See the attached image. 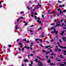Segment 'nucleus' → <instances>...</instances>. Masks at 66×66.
Here are the masks:
<instances>
[{"label":"nucleus","instance_id":"f257e3e1","mask_svg":"<svg viewBox=\"0 0 66 66\" xmlns=\"http://www.w3.org/2000/svg\"><path fill=\"white\" fill-rule=\"evenodd\" d=\"M54 31H51V33L54 34L55 33L56 34H57V33H58V32L56 31V30H55V29H54Z\"/></svg>","mask_w":66,"mask_h":66},{"label":"nucleus","instance_id":"ddd939ff","mask_svg":"<svg viewBox=\"0 0 66 66\" xmlns=\"http://www.w3.org/2000/svg\"><path fill=\"white\" fill-rule=\"evenodd\" d=\"M56 24H57V26L58 27H60V25L59 24H58L57 23Z\"/></svg>","mask_w":66,"mask_h":66},{"label":"nucleus","instance_id":"5fc2aeb1","mask_svg":"<svg viewBox=\"0 0 66 66\" xmlns=\"http://www.w3.org/2000/svg\"><path fill=\"white\" fill-rule=\"evenodd\" d=\"M23 40H24V41H26V40L25 39H23Z\"/></svg>","mask_w":66,"mask_h":66},{"label":"nucleus","instance_id":"4c0bfd02","mask_svg":"<svg viewBox=\"0 0 66 66\" xmlns=\"http://www.w3.org/2000/svg\"><path fill=\"white\" fill-rule=\"evenodd\" d=\"M62 6H63V7H65V5L63 4L62 5Z\"/></svg>","mask_w":66,"mask_h":66},{"label":"nucleus","instance_id":"603ef678","mask_svg":"<svg viewBox=\"0 0 66 66\" xmlns=\"http://www.w3.org/2000/svg\"><path fill=\"white\" fill-rule=\"evenodd\" d=\"M50 52H52V49H51L50 50Z\"/></svg>","mask_w":66,"mask_h":66},{"label":"nucleus","instance_id":"f8f14e48","mask_svg":"<svg viewBox=\"0 0 66 66\" xmlns=\"http://www.w3.org/2000/svg\"><path fill=\"white\" fill-rule=\"evenodd\" d=\"M34 61H36V62H38V59H36L35 60H34Z\"/></svg>","mask_w":66,"mask_h":66},{"label":"nucleus","instance_id":"a878e982","mask_svg":"<svg viewBox=\"0 0 66 66\" xmlns=\"http://www.w3.org/2000/svg\"><path fill=\"white\" fill-rule=\"evenodd\" d=\"M50 64H51V65H54V64L53 63H51Z\"/></svg>","mask_w":66,"mask_h":66},{"label":"nucleus","instance_id":"13d9d810","mask_svg":"<svg viewBox=\"0 0 66 66\" xmlns=\"http://www.w3.org/2000/svg\"><path fill=\"white\" fill-rule=\"evenodd\" d=\"M35 19H36V18H37V17H36V16H35Z\"/></svg>","mask_w":66,"mask_h":66},{"label":"nucleus","instance_id":"20e7f679","mask_svg":"<svg viewBox=\"0 0 66 66\" xmlns=\"http://www.w3.org/2000/svg\"><path fill=\"white\" fill-rule=\"evenodd\" d=\"M64 32H66V30H64L62 31H61V33L60 34V35H61L62 36L63 35V34H64Z\"/></svg>","mask_w":66,"mask_h":66},{"label":"nucleus","instance_id":"6ab92c4d","mask_svg":"<svg viewBox=\"0 0 66 66\" xmlns=\"http://www.w3.org/2000/svg\"><path fill=\"white\" fill-rule=\"evenodd\" d=\"M50 53V52L48 51V52H46V54H48V53Z\"/></svg>","mask_w":66,"mask_h":66},{"label":"nucleus","instance_id":"aec40b11","mask_svg":"<svg viewBox=\"0 0 66 66\" xmlns=\"http://www.w3.org/2000/svg\"><path fill=\"white\" fill-rule=\"evenodd\" d=\"M48 62L49 63L50 62H51V61H50V59L49 60H48Z\"/></svg>","mask_w":66,"mask_h":66},{"label":"nucleus","instance_id":"4468645a","mask_svg":"<svg viewBox=\"0 0 66 66\" xmlns=\"http://www.w3.org/2000/svg\"><path fill=\"white\" fill-rule=\"evenodd\" d=\"M56 15H57V16H59V15H60V13H59L58 14H56Z\"/></svg>","mask_w":66,"mask_h":66},{"label":"nucleus","instance_id":"4be33fe9","mask_svg":"<svg viewBox=\"0 0 66 66\" xmlns=\"http://www.w3.org/2000/svg\"><path fill=\"white\" fill-rule=\"evenodd\" d=\"M66 10H64L63 11V12L64 13H65L66 12Z\"/></svg>","mask_w":66,"mask_h":66},{"label":"nucleus","instance_id":"09e8293b","mask_svg":"<svg viewBox=\"0 0 66 66\" xmlns=\"http://www.w3.org/2000/svg\"><path fill=\"white\" fill-rule=\"evenodd\" d=\"M63 26H64V23H62V27H63Z\"/></svg>","mask_w":66,"mask_h":66},{"label":"nucleus","instance_id":"423d86ee","mask_svg":"<svg viewBox=\"0 0 66 66\" xmlns=\"http://www.w3.org/2000/svg\"><path fill=\"white\" fill-rule=\"evenodd\" d=\"M62 38L63 39V40H64V41L65 42H66V37H62Z\"/></svg>","mask_w":66,"mask_h":66},{"label":"nucleus","instance_id":"ea45409f","mask_svg":"<svg viewBox=\"0 0 66 66\" xmlns=\"http://www.w3.org/2000/svg\"><path fill=\"white\" fill-rule=\"evenodd\" d=\"M41 36H42V37H44V35H41Z\"/></svg>","mask_w":66,"mask_h":66},{"label":"nucleus","instance_id":"f704fd0d","mask_svg":"<svg viewBox=\"0 0 66 66\" xmlns=\"http://www.w3.org/2000/svg\"><path fill=\"white\" fill-rule=\"evenodd\" d=\"M39 41H42L43 40L42 39H39Z\"/></svg>","mask_w":66,"mask_h":66},{"label":"nucleus","instance_id":"2eb2a0df","mask_svg":"<svg viewBox=\"0 0 66 66\" xmlns=\"http://www.w3.org/2000/svg\"><path fill=\"white\" fill-rule=\"evenodd\" d=\"M15 29L16 30H17V29H18V27L16 26L15 27Z\"/></svg>","mask_w":66,"mask_h":66},{"label":"nucleus","instance_id":"de8ad7c7","mask_svg":"<svg viewBox=\"0 0 66 66\" xmlns=\"http://www.w3.org/2000/svg\"><path fill=\"white\" fill-rule=\"evenodd\" d=\"M34 27V26L33 25H31V26H30V27Z\"/></svg>","mask_w":66,"mask_h":66},{"label":"nucleus","instance_id":"774afa93","mask_svg":"<svg viewBox=\"0 0 66 66\" xmlns=\"http://www.w3.org/2000/svg\"><path fill=\"white\" fill-rule=\"evenodd\" d=\"M62 21H63V20H61V22L62 23Z\"/></svg>","mask_w":66,"mask_h":66},{"label":"nucleus","instance_id":"393cba45","mask_svg":"<svg viewBox=\"0 0 66 66\" xmlns=\"http://www.w3.org/2000/svg\"><path fill=\"white\" fill-rule=\"evenodd\" d=\"M37 19L38 20H40V17H38L37 18Z\"/></svg>","mask_w":66,"mask_h":66},{"label":"nucleus","instance_id":"338daca9","mask_svg":"<svg viewBox=\"0 0 66 66\" xmlns=\"http://www.w3.org/2000/svg\"><path fill=\"white\" fill-rule=\"evenodd\" d=\"M33 53H35V51H34L32 52Z\"/></svg>","mask_w":66,"mask_h":66},{"label":"nucleus","instance_id":"a19ab883","mask_svg":"<svg viewBox=\"0 0 66 66\" xmlns=\"http://www.w3.org/2000/svg\"><path fill=\"white\" fill-rule=\"evenodd\" d=\"M19 51H20V50H21L20 49V47H19Z\"/></svg>","mask_w":66,"mask_h":66},{"label":"nucleus","instance_id":"72a5a7b5","mask_svg":"<svg viewBox=\"0 0 66 66\" xmlns=\"http://www.w3.org/2000/svg\"><path fill=\"white\" fill-rule=\"evenodd\" d=\"M24 48H26V49H27V46H24Z\"/></svg>","mask_w":66,"mask_h":66},{"label":"nucleus","instance_id":"c9c22d12","mask_svg":"<svg viewBox=\"0 0 66 66\" xmlns=\"http://www.w3.org/2000/svg\"><path fill=\"white\" fill-rule=\"evenodd\" d=\"M63 29H64V30H66V28L65 27H63Z\"/></svg>","mask_w":66,"mask_h":66},{"label":"nucleus","instance_id":"412c9836","mask_svg":"<svg viewBox=\"0 0 66 66\" xmlns=\"http://www.w3.org/2000/svg\"><path fill=\"white\" fill-rule=\"evenodd\" d=\"M39 40V39L38 38H37L35 39V41H37V40Z\"/></svg>","mask_w":66,"mask_h":66},{"label":"nucleus","instance_id":"6e6552de","mask_svg":"<svg viewBox=\"0 0 66 66\" xmlns=\"http://www.w3.org/2000/svg\"><path fill=\"white\" fill-rule=\"evenodd\" d=\"M37 21V22H38V23H41V21H40L39 20H38Z\"/></svg>","mask_w":66,"mask_h":66},{"label":"nucleus","instance_id":"8fccbe9b","mask_svg":"<svg viewBox=\"0 0 66 66\" xmlns=\"http://www.w3.org/2000/svg\"><path fill=\"white\" fill-rule=\"evenodd\" d=\"M20 18L21 19V18H22V19H23V17H21Z\"/></svg>","mask_w":66,"mask_h":66},{"label":"nucleus","instance_id":"e433bc0d","mask_svg":"<svg viewBox=\"0 0 66 66\" xmlns=\"http://www.w3.org/2000/svg\"><path fill=\"white\" fill-rule=\"evenodd\" d=\"M39 59H40V60H42V61H44V60L43 59H41V58H39Z\"/></svg>","mask_w":66,"mask_h":66},{"label":"nucleus","instance_id":"7c9ffc66","mask_svg":"<svg viewBox=\"0 0 66 66\" xmlns=\"http://www.w3.org/2000/svg\"><path fill=\"white\" fill-rule=\"evenodd\" d=\"M30 32H33V31L31 30H30Z\"/></svg>","mask_w":66,"mask_h":66},{"label":"nucleus","instance_id":"58836bf2","mask_svg":"<svg viewBox=\"0 0 66 66\" xmlns=\"http://www.w3.org/2000/svg\"><path fill=\"white\" fill-rule=\"evenodd\" d=\"M43 52H46V51H45V50H43Z\"/></svg>","mask_w":66,"mask_h":66},{"label":"nucleus","instance_id":"473e14b6","mask_svg":"<svg viewBox=\"0 0 66 66\" xmlns=\"http://www.w3.org/2000/svg\"><path fill=\"white\" fill-rule=\"evenodd\" d=\"M58 1V2H59V3H62V2H60V1Z\"/></svg>","mask_w":66,"mask_h":66},{"label":"nucleus","instance_id":"dca6fc26","mask_svg":"<svg viewBox=\"0 0 66 66\" xmlns=\"http://www.w3.org/2000/svg\"><path fill=\"white\" fill-rule=\"evenodd\" d=\"M37 6H39L40 7H41L42 6V5L40 4H38L37 5Z\"/></svg>","mask_w":66,"mask_h":66},{"label":"nucleus","instance_id":"680f3d73","mask_svg":"<svg viewBox=\"0 0 66 66\" xmlns=\"http://www.w3.org/2000/svg\"><path fill=\"white\" fill-rule=\"evenodd\" d=\"M30 56H33V54H30Z\"/></svg>","mask_w":66,"mask_h":66},{"label":"nucleus","instance_id":"0eeeda50","mask_svg":"<svg viewBox=\"0 0 66 66\" xmlns=\"http://www.w3.org/2000/svg\"><path fill=\"white\" fill-rule=\"evenodd\" d=\"M51 13H52V14H55V11H52L51 12V13H50V14H51Z\"/></svg>","mask_w":66,"mask_h":66},{"label":"nucleus","instance_id":"0e129e2a","mask_svg":"<svg viewBox=\"0 0 66 66\" xmlns=\"http://www.w3.org/2000/svg\"><path fill=\"white\" fill-rule=\"evenodd\" d=\"M51 41H52V42H53V39H52L51 40Z\"/></svg>","mask_w":66,"mask_h":66},{"label":"nucleus","instance_id":"9b49d317","mask_svg":"<svg viewBox=\"0 0 66 66\" xmlns=\"http://www.w3.org/2000/svg\"><path fill=\"white\" fill-rule=\"evenodd\" d=\"M60 14H63V12L61 10H60Z\"/></svg>","mask_w":66,"mask_h":66},{"label":"nucleus","instance_id":"a18cd8bd","mask_svg":"<svg viewBox=\"0 0 66 66\" xmlns=\"http://www.w3.org/2000/svg\"><path fill=\"white\" fill-rule=\"evenodd\" d=\"M24 13V12H20V13H22V14H23V13Z\"/></svg>","mask_w":66,"mask_h":66},{"label":"nucleus","instance_id":"c756f323","mask_svg":"<svg viewBox=\"0 0 66 66\" xmlns=\"http://www.w3.org/2000/svg\"><path fill=\"white\" fill-rule=\"evenodd\" d=\"M29 66H32V65L31 64H29Z\"/></svg>","mask_w":66,"mask_h":66},{"label":"nucleus","instance_id":"bb28decb","mask_svg":"<svg viewBox=\"0 0 66 66\" xmlns=\"http://www.w3.org/2000/svg\"><path fill=\"white\" fill-rule=\"evenodd\" d=\"M27 9H28V10H30V7H29L28 6L27 7Z\"/></svg>","mask_w":66,"mask_h":66},{"label":"nucleus","instance_id":"39448f33","mask_svg":"<svg viewBox=\"0 0 66 66\" xmlns=\"http://www.w3.org/2000/svg\"><path fill=\"white\" fill-rule=\"evenodd\" d=\"M58 56L59 57H61V59H63V58H64V57L62 56V55H59Z\"/></svg>","mask_w":66,"mask_h":66},{"label":"nucleus","instance_id":"cd10ccee","mask_svg":"<svg viewBox=\"0 0 66 66\" xmlns=\"http://www.w3.org/2000/svg\"><path fill=\"white\" fill-rule=\"evenodd\" d=\"M50 47V46H46L45 47V48H48V47Z\"/></svg>","mask_w":66,"mask_h":66},{"label":"nucleus","instance_id":"79ce46f5","mask_svg":"<svg viewBox=\"0 0 66 66\" xmlns=\"http://www.w3.org/2000/svg\"><path fill=\"white\" fill-rule=\"evenodd\" d=\"M60 9H58L57 10L58 11H59L60 10Z\"/></svg>","mask_w":66,"mask_h":66},{"label":"nucleus","instance_id":"4d7b16f0","mask_svg":"<svg viewBox=\"0 0 66 66\" xmlns=\"http://www.w3.org/2000/svg\"><path fill=\"white\" fill-rule=\"evenodd\" d=\"M19 58L20 59H21V58H22V57L20 56V57H19Z\"/></svg>","mask_w":66,"mask_h":66},{"label":"nucleus","instance_id":"052dcab7","mask_svg":"<svg viewBox=\"0 0 66 66\" xmlns=\"http://www.w3.org/2000/svg\"><path fill=\"white\" fill-rule=\"evenodd\" d=\"M59 7H62V6L61 5H60L59 6Z\"/></svg>","mask_w":66,"mask_h":66},{"label":"nucleus","instance_id":"f03ea898","mask_svg":"<svg viewBox=\"0 0 66 66\" xmlns=\"http://www.w3.org/2000/svg\"><path fill=\"white\" fill-rule=\"evenodd\" d=\"M38 65L39 66H43V63L41 62L40 61H39L38 62Z\"/></svg>","mask_w":66,"mask_h":66},{"label":"nucleus","instance_id":"1a4fd4ad","mask_svg":"<svg viewBox=\"0 0 66 66\" xmlns=\"http://www.w3.org/2000/svg\"><path fill=\"white\" fill-rule=\"evenodd\" d=\"M34 14V13L33 12H32L31 13V16L32 17H33V15Z\"/></svg>","mask_w":66,"mask_h":66},{"label":"nucleus","instance_id":"c85d7f7f","mask_svg":"<svg viewBox=\"0 0 66 66\" xmlns=\"http://www.w3.org/2000/svg\"><path fill=\"white\" fill-rule=\"evenodd\" d=\"M18 21H19V19H18L17 20L16 22H18Z\"/></svg>","mask_w":66,"mask_h":66},{"label":"nucleus","instance_id":"37998d69","mask_svg":"<svg viewBox=\"0 0 66 66\" xmlns=\"http://www.w3.org/2000/svg\"><path fill=\"white\" fill-rule=\"evenodd\" d=\"M31 64H33V62L32 61H30Z\"/></svg>","mask_w":66,"mask_h":66},{"label":"nucleus","instance_id":"9d476101","mask_svg":"<svg viewBox=\"0 0 66 66\" xmlns=\"http://www.w3.org/2000/svg\"><path fill=\"white\" fill-rule=\"evenodd\" d=\"M24 62H25L26 63L27 62H28V60L27 59L24 60Z\"/></svg>","mask_w":66,"mask_h":66},{"label":"nucleus","instance_id":"49530a36","mask_svg":"<svg viewBox=\"0 0 66 66\" xmlns=\"http://www.w3.org/2000/svg\"><path fill=\"white\" fill-rule=\"evenodd\" d=\"M40 46H41V47H43V46L42 45L40 44Z\"/></svg>","mask_w":66,"mask_h":66},{"label":"nucleus","instance_id":"5701e85b","mask_svg":"<svg viewBox=\"0 0 66 66\" xmlns=\"http://www.w3.org/2000/svg\"><path fill=\"white\" fill-rule=\"evenodd\" d=\"M58 51H59V52L61 51V49H59L58 50Z\"/></svg>","mask_w":66,"mask_h":66},{"label":"nucleus","instance_id":"bf43d9fd","mask_svg":"<svg viewBox=\"0 0 66 66\" xmlns=\"http://www.w3.org/2000/svg\"><path fill=\"white\" fill-rule=\"evenodd\" d=\"M64 64L65 65H66V62H64Z\"/></svg>","mask_w":66,"mask_h":66},{"label":"nucleus","instance_id":"e2e57ef3","mask_svg":"<svg viewBox=\"0 0 66 66\" xmlns=\"http://www.w3.org/2000/svg\"><path fill=\"white\" fill-rule=\"evenodd\" d=\"M24 66V64H23H23H22V66Z\"/></svg>","mask_w":66,"mask_h":66},{"label":"nucleus","instance_id":"864d4df0","mask_svg":"<svg viewBox=\"0 0 66 66\" xmlns=\"http://www.w3.org/2000/svg\"><path fill=\"white\" fill-rule=\"evenodd\" d=\"M42 18H44V15H42Z\"/></svg>","mask_w":66,"mask_h":66},{"label":"nucleus","instance_id":"69168bd1","mask_svg":"<svg viewBox=\"0 0 66 66\" xmlns=\"http://www.w3.org/2000/svg\"><path fill=\"white\" fill-rule=\"evenodd\" d=\"M57 23H60V22L58 21Z\"/></svg>","mask_w":66,"mask_h":66},{"label":"nucleus","instance_id":"2f4dec72","mask_svg":"<svg viewBox=\"0 0 66 66\" xmlns=\"http://www.w3.org/2000/svg\"><path fill=\"white\" fill-rule=\"evenodd\" d=\"M55 52H56V51H57V49L56 48H55Z\"/></svg>","mask_w":66,"mask_h":66},{"label":"nucleus","instance_id":"c03bdc74","mask_svg":"<svg viewBox=\"0 0 66 66\" xmlns=\"http://www.w3.org/2000/svg\"><path fill=\"white\" fill-rule=\"evenodd\" d=\"M56 38H58V36L56 35Z\"/></svg>","mask_w":66,"mask_h":66},{"label":"nucleus","instance_id":"6e6d98bb","mask_svg":"<svg viewBox=\"0 0 66 66\" xmlns=\"http://www.w3.org/2000/svg\"><path fill=\"white\" fill-rule=\"evenodd\" d=\"M19 45H21V43H19Z\"/></svg>","mask_w":66,"mask_h":66},{"label":"nucleus","instance_id":"3c124183","mask_svg":"<svg viewBox=\"0 0 66 66\" xmlns=\"http://www.w3.org/2000/svg\"><path fill=\"white\" fill-rule=\"evenodd\" d=\"M57 26V24H56V25L55 26V27L56 28V27Z\"/></svg>","mask_w":66,"mask_h":66},{"label":"nucleus","instance_id":"b1692460","mask_svg":"<svg viewBox=\"0 0 66 66\" xmlns=\"http://www.w3.org/2000/svg\"><path fill=\"white\" fill-rule=\"evenodd\" d=\"M51 55H55V54H51Z\"/></svg>","mask_w":66,"mask_h":66},{"label":"nucleus","instance_id":"7ed1b4c3","mask_svg":"<svg viewBox=\"0 0 66 66\" xmlns=\"http://www.w3.org/2000/svg\"><path fill=\"white\" fill-rule=\"evenodd\" d=\"M58 44L59 47H60L61 48H62L63 49H66V47H63V46H61V45H60V44H59V43H58Z\"/></svg>","mask_w":66,"mask_h":66},{"label":"nucleus","instance_id":"f3484780","mask_svg":"<svg viewBox=\"0 0 66 66\" xmlns=\"http://www.w3.org/2000/svg\"><path fill=\"white\" fill-rule=\"evenodd\" d=\"M52 29H54H54H55L54 28V27H52L51 28V30H52Z\"/></svg>","mask_w":66,"mask_h":66},{"label":"nucleus","instance_id":"a211bd4d","mask_svg":"<svg viewBox=\"0 0 66 66\" xmlns=\"http://www.w3.org/2000/svg\"><path fill=\"white\" fill-rule=\"evenodd\" d=\"M8 46L9 47H12V45H8Z\"/></svg>","mask_w":66,"mask_h":66}]
</instances>
